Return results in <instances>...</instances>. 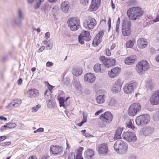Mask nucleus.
<instances>
[{"label":"nucleus","instance_id":"34","mask_svg":"<svg viewBox=\"0 0 159 159\" xmlns=\"http://www.w3.org/2000/svg\"><path fill=\"white\" fill-rule=\"evenodd\" d=\"M106 98L101 96H97L96 98V100L97 103L99 104L103 103L105 102V98Z\"/></svg>","mask_w":159,"mask_h":159},{"label":"nucleus","instance_id":"42","mask_svg":"<svg viewBox=\"0 0 159 159\" xmlns=\"http://www.w3.org/2000/svg\"><path fill=\"white\" fill-rule=\"evenodd\" d=\"M80 4L84 6H87L89 3V0H80Z\"/></svg>","mask_w":159,"mask_h":159},{"label":"nucleus","instance_id":"46","mask_svg":"<svg viewBox=\"0 0 159 159\" xmlns=\"http://www.w3.org/2000/svg\"><path fill=\"white\" fill-rule=\"evenodd\" d=\"M50 7L49 6V4L47 3H44V6L43 7V9L45 11H48L50 9Z\"/></svg>","mask_w":159,"mask_h":159},{"label":"nucleus","instance_id":"26","mask_svg":"<svg viewBox=\"0 0 159 159\" xmlns=\"http://www.w3.org/2000/svg\"><path fill=\"white\" fill-rule=\"evenodd\" d=\"M28 93L30 98H33L38 96L39 95L38 90L35 89H30L28 90Z\"/></svg>","mask_w":159,"mask_h":159},{"label":"nucleus","instance_id":"38","mask_svg":"<svg viewBox=\"0 0 159 159\" xmlns=\"http://www.w3.org/2000/svg\"><path fill=\"white\" fill-rule=\"evenodd\" d=\"M17 18L23 20L24 19V15L21 10L19 9L17 13Z\"/></svg>","mask_w":159,"mask_h":159},{"label":"nucleus","instance_id":"28","mask_svg":"<svg viewBox=\"0 0 159 159\" xmlns=\"http://www.w3.org/2000/svg\"><path fill=\"white\" fill-rule=\"evenodd\" d=\"M123 129L121 128H118L116 129L114 136V139H121V135Z\"/></svg>","mask_w":159,"mask_h":159},{"label":"nucleus","instance_id":"12","mask_svg":"<svg viewBox=\"0 0 159 159\" xmlns=\"http://www.w3.org/2000/svg\"><path fill=\"white\" fill-rule=\"evenodd\" d=\"M96 23V21L94 18H89L88 20L84 21L83 25L86 29L91 30L94 28Z\"/></svg>","mask_w":159,"mask_h":159},{"label":"nucleus","instance_id":"17","mask_svg":"<svg viewBox=\"0 0 159 159\" xmlns=\"http://www.w3.org/2000/svg\"><path fill=\"white\" fill-rule=\"evenodd\" d=\"M21 103V100L16 99L13 100L8 106H6V107L8 109H11L18 107Z\"/></svg>","mask_w":159,"mask_h":159},{"label":"nucleus","instance_id":"35","mask_svg":"<svg viewBox=\"0 0 159 159\" xmlns=\"http://www.w3.org/2000/svg\"><path fill=\"white\" fill-rule=\"evenodd\" d=\"M135 40L134 39L127 41L126 43V46L127 48H132L134 44Z\"/></svg>","mask_w":159,"mask_h":159},{"label":"nucleus","instance_id":"18","mask_svg":"<svg viewBox=\"0 0 159 159\" xmlns=\"http://www.w3.org/2000/svg\"><path fill=\"white\" fill-rule=\"evenodd\" d=\"M100 0H93L90 6V10L91 11L97 10L100 6Z\"/></svg>","mask_w":159,"mask_h":159},{"label":"nucleus","instance_id":"31","mask_svg":"<svg viewBox=\"0 0 159 159\" xmlns=\"http://www.w3.org/2000/svg\"><path fill=\"white\" fill-rule=\"evenodd\" d=\"M73 85L75 87L77 90L81 91V88L80 81L77 79H74L73 81Z\"/></svg>","mask_w":159,"mask_h":159},{"label":"nucleus","instance_id":"53","mask_svg":"<svg viewBox=\"0 0 159 159\" xmlns=\"http://www.w3.org/2000/svg\"><path fill=\"white\" fill-rule=\"evenodd\" d=\"M118 32L119 31L114 30V31L113 34H114V36L113 38H116L118 36Z\"/></svg>","mask_w":159,"mask_h":159},{"label":"nucleus","instance_id":"44","mask_svg":"<svg viewBox=\"0 0 159 159\" xmlns=\"http://www.w3.org/2000/svg\"><path fill=\"white\" fill-rule=\"evenodd\" d=\"M59 103L60 107L64 106V99L62 97H60L59 98Z\"/></svg>","mask_w":159,"mask_h":159},{"label":"nucleus","instance_id":"57","mask_svg":"<svg viewBox=\"0 0 159 159\" xmlns=\"http://www.w3.org/2000/svg\"><path fill=\"white\" fill-rule=\"evenodd\" d=\"M50 34L49 32H47L46 33L45 37L46 38V39H48L50 37Z\"/></svg>","mask_w":159,"mask_h":159},{"label":"nucleus","instance_id":"39","mask_svg":"<svg viewBox=\"0 0 159 159\" xmlns=\"http://www.w3.org/2000/svg\"><path fill=\"white\" fill-rule=\"evenodd\" d=\"M108 105L111 106H114L116 103V100L114 98H111L108 102Z\"/></svg>","mask_w":159,"mask_h":159},{"label":"nucleus","instance_id":"59","mask_svg":"<svg viewBox=\"0 0 159 159\" xmlns=\"http://www.w3.org/2000/svg\"><path fill=\"white\" fill-rule=\"evenodd\" d=\"M44 129L43 128H40L37 130V131L39 132H42L43 131Z\"/></svg>","mask_w":159,"mask_h":159},{"label":"nucleus","instance_id":"9","mask_svg":"<svg viewBox=\"0 0 159 159\" xmlns=\"http://www.w3.org/2000/svg\"><path fill=\"white\" fill-rule=\"evenodd\" d=\"M141 108V105L139 103H134L130 106L128 109V114L130 116H134Z\"/></svg>","mask_w":159,"mask_h":159},{"label":"nucleus","instance_id":"23","mask_svg":"<svg viewBox=\"0 0 159 159\" xmlns=\"http://www.w3.org/2000/svg\"><path fill=\"white\" fill-rule=\"evenodd\" d=\"M94 151L91 149L87 150L84 153V157L85 159H92L94 155Z\"/></svg>","mask_w":159,"mask_h":159},{"label":"nucleus","instance_id":"25","mask_svg":"<svg viewBox=\"0 0 159 159\" xmlns=\"http://www.w3.org/2000/svg\"><path fill=\"white\" fill-rule=\"evenodd\" d=\"M62 148L61 147L52 145L50 147V151L52 154L57 155L62 151Z\"/></svg>","mask_w":159,"mask_h":159},{"label":"nucleus","instance_id":"58","mask_svg":"<svg viewBox=\"0 0 159 159\" xmlns=\"http://www.w3.org/2000/svg\"><path fill=\"white\" fill-rule=\"evenodd\" d=\"M111 19L110 18H109L108 20V26L109 30L110 29L111 26Z\"/></svg>","mask_w":159,"mask_h":159},{"label":"nucleus","instance_id":"8","mask_svg":"<svg viewBox=\"0 0 159 159\" xmlns=\"http://www.w3.org/2000/svg\"><path fill=\"white\" fill-rule=\"evenodd\" d=\"M123 139L129 142H135L137 139L136 134L133 132L127 131L122 134Z\"/></svg>","mask_w":159,"mask_h":159},{"label":"nucleus","instance_id":"21","mask_svg":"<svg viewBox=\"0 0 159 159\" xmlns=\"http://www.w3.org/2000/svg\"><path fill=\"white\" fill-rule=\"evenodd\" d=\"M70 7V3L68 1H64L62 2L61 6V10L65 13H67L69 11Z\"/></svg>","mask_w":159,"mask_h":159},{"label":"nucleus","instance_id":"7","mask_svg":"<svg viewBox=\"0 0 159 159\" xmlns=\"http://www.w3.org/2000/svg\"><path fill=\"white\" fill-rule=\"evenodd\" d=\"M137 86L138 84L135 82L126 83L123 87L124 92L126 94H130L134 91Z\"/></svg>","mask_w":159,"mask_h":159},{"label":"nucleus","instance_id":"32","mask_svg":"<svg viewBox=\"0 0 159 159\" xmlns=\"http://www.w3.org/2000/svg\"><path fill=\"white\" fill-rule=\"evenodd\" d=\"M135 60L132 56L127 57L125 59V62L127 65H130L135 62Z\"/></svg>","mask_w":159,"mask_h":159},{"label":"nucleus","instance_id":"40","mask_svg":"<svg viewBox=\"0 0 159 159\" xmlns=\"http://www.w3.org/2000/svg\"><path fill=\"white\" fill-rule=\"evenodd\" d=\"M7 125H8V129H13L16 127L17 125L15 123L9 122L7 123Z\"/></svg>","mask_w":159,"mask_h":159},{"label":"nucleus","instance_id":"36","mask_svg":"<svg viewBox=\"0 0 159 159\" xmlns=\"http://www.w3.org/2000/svg\"><path fill=\"white\" fill-rule=\"evenodd\" d=\"M106 91L103 89L99 90L97 93V95L98 96H101L106 98Z\"/></svg>","mask_w":159,"mask_h":159},{"label":"nucleus","instance_id":"22","mask_svg":"<svg viewBox=\"0 0 159 159\" xmlns=\"http://www.w3.org/2000/svg\"><path fill=\"white\" fill-rule=\"evenodd\" d=\"M105 67L103 64H96L94 66L93 70L96 73H103L104 71Z\"/></svg>","mask_w":159,"mask_h":159},{"label":"nucleus","instance_id":"24","mask_svg":"<svg viewBox=\"0 0 159 159\" xmlns=\"http://www.w3.org/2000/svg\"><path fill=\"white\" fill-rule=\"evenodd\" d=\"M137 45L139 48H143L146 47L147 46L146 39L143 38L139 39L137 41Z\"/></svg>","mask_w":159,"mask_h":159},{"label":"nucleus","instance_id":"2","mask_svg":"<svg viewBox=\"0 0 159 159\" xmlns=\"http://www.w3.org/2000/svg\"><path fill=\"white\" fill-rule=\"evenodd\" d=\"M115 151L118 153L122 154L127 150L128 144L126 143L121 140H118L116 142L114 145Z\"/></svg>","mask_w":159,"mask_h":159},{"label":"nucleus","instance_id":"20","mask_svg":"<svg viewBox=\"0 0 159 159\" xmlns=\"http://www.w3.org/2000/svg\"><path fill=\"white\" fill-rule=\"evenodd\" d=\"M95 78L94 74L91 73H88L84 76V80L88 83H92L94 82Z\"/></svg>","mask_w":159,"mask_h":159},{"label":"nucleus","instance_id":"62","mask_svg":"<svg viewBox=\"0 0 159 159\" xmlns=\"http://www.w3.org/2000/svg\"><path fill=\"white\" fill-rule=\"evenodd\" d=\"M48 89L50 90V91H51L52 89L54 87L50 85L48 83Z\"/></svg>","mask_w":159,"mask_h":159},{"label":"nucleus","instance_id":"47","mask_svg":"<svg viewBox=\"0 0 159 159\" xmlns=\"http://www.w3.org/2000/svg\"><path fill=\"white\" fill-rule=\"evenodd\" d=\"M79 42L81 44H83L84 43V39L82 37V35H79Z\"/></svg>","mask_w":159,"mask_h":159},{"label":"nucleus","instance_id":"45","mask_svg":"<svg viewBox=\"0 0 159 159\" xmlns=\"http://www.w3.org/2000/svg\"><path fill=\"white\" fill-rule=\"evenodd\" d=\"M68 159H77L75 157V154L74 152H71L69 154V157Z\"/></svg>","mask_w":159,"mask_h":159},{"label":"nucleus","instance_id":"63","mask_svg":"<svg viewBox=\"0 0 159 159\" xmlns=\"http://www.w3.org/2000/svg\"><path fill=\"white\" fill-rule=\"evenodd\" d=\"M86 121H87L86 118L84 116V115L83 114V120L82 121V122H83V123H84L86 122Z\"/></svg>","mask_w":159,"mask_h":159},{"label":"nucleus","instance_id":"19","mask_svg":"<svg viewBox=\"0 0 159 159\" xmlns=\"http://www.w3.org/2000/svg\"><path fill=\"white\" fill-rule=\"evenodd\" d=\"M98 152L100 154H104L107 153L108 147L107 144L102 143L100 144L98 147Z\"/></svg>","mask_w":159,"mask_h":159},{"label":"nucleus","instance_id":"60","mask_svg":"<svg viewBox=\"0 0 159 159\" xmlns=\"http://www.w3.org/2000/svg\"><path fill=\"white\" fill-rule=\"evenodd\" d=\"M46 102L47 103V106L48 107L50 106L51 104V100L50 99L48 100Z\"/></svg>","mask_w":159,"mask_h":159},{"label":"nucleus","instance_id":"29","mask_svg":"<svg viewBox=\"0 0 159 159\" xmlns=\"http://www.w3.org/2000/svg\"><path fill=\"white\" fill-rule=\"evenodd\" d=\"M80 35H82V37L84 39L85 41H89L91 39V36L88 31H84Z\"/></svg>","mask_w":159,"mask_h":159},{"label":"nucleus","instance_id":"6","mask_svg":"<svg viewBox=\"0 0 159 159\" xmlns=\"http://www.w3.org/2000/svg\"><path fill=\"white\" fill-rule=\"evenodd\" d=\"M67 23L70 29L72 31H75L80 27L79 21L75 18H70L68 20Z\"/></svg>","mask_w":159,"mask_h":159},{"label":"nucleus","instance_id":"56","mask_svg":"<svg viewBox=\"0 0 159 159\" xmlns=\"http://www.w3.org/2000/svg\"><path fill=\"white\" fill-rule=\"evenodd\" d=\"M53 65V63L51 62L48 61L46 63V66L47 67H50Z\"/></svg>","mask_w":159,"mask_h":159},{"label":"nucleus","instance_id":"51","mask_svg":"<svg viewBox=\"0 0 159 159\" xmlns=\"http://www.w3.org/2000/svg\"><path fill=\"white\" fill-rule=\"evenodd\" d=\"M52 12L54 16H56L58 14L57 11V9L56 8H53L52 11Z\"/></svg>","mask_w":159,"mask_h":159},{"label":"nucleus","instance_id":"3","mask_svg":"<svg viewBox=\"0 0 159 159\" xmlns=\"http://www.w3.org/2000/svg\"><path fill=\"white\" fill-rule=\"evenodd\" d=\"M149 68L150 66L148 61L146 60H143L136 64L135 70L138 74H143Z\"/></svg>","mask_w":159,"mask_h":159},{"label":"nucleus","instance_id":"4","mask_svg":"<svg viewBox=\"0 0 159 159\" xmlns=\"http://www.w3.org/2000/svg\"><path fill=\"white\" fill-rule=\"evenodd\" d=\"M131 22L128 20L125 19L122 24V32L125 36H129L131 34Z\"/></svg>","mask_w":159,"mask_h":159},{"label":"nucleus","instance_id":"30","mask_svg":"<svg viewBox=\"0 0 159 159\" xmlns=\"http://www.w3.org/2000/svg\"><path fill=\"white\" fill-rule=\"evenodd\" d=\"M73 75L76 76H78L81 75L82 72V69L80 68L76 67L72 70Z\"/></svg>","mask_w":159,"mask_h":159},{"label":"nucleus","instance_id":"15","mask_svg":"<svg viewBox=\"0 0 159 159\" xmlns=\"http://www.w3.org/2000/svg\"><path fill=\"white\" fill-rule=\"evenodd\" d=\"M120 71L121 69L120 68L116 67L109 71L108 72V75L110 78H114L119 75Z\"/></svg>","mask_w":159,"mask_h":159},{"label":"nucleus","instance_id":"48","mask_svg":"<svg viewBox=\"0 0 159 159\" xmlns=\"http://www.w3.org/2000/svg\"><path fill=\"white\" fill-rule=\"evenodd\" d=\"M40 106L37 105L36 106L34 107L32 109V111L33 112L36 111L40 108Z\"/></svg>","mask_w":159,"mask_h":159},{"label":"nucleus","instance_id":"33","mask_svg":"<svg viewBox=\"0 0 159 159\" xmlns=\"http://www.w3.org/2000/svg\"><path fill=\"white\" fill-rule=\"evenodd\" d=\"M83 149V148L81 147L77 150L76 157L77 159H83L82 156V151Z\"/></svg>","mask_w":159,"mask_h":159},{"label":"nucleus","instance_id":"49","mask_svg":"<svg viewBox=\"0 0 159 159\" xmlns=\"http://www.w3.org/2000/svg\"><path fill=\"white\" fill-rule=\"evenodd\" d=\"M107 123H105L102 121H100L98 122V125L101 127H105Z\"/></svg>","mask_w":159,"mask_h":159},{"label":"nucleus","instance_id":"50","mask_svg":"<svg viewBox=\"0 0 159 159\" xmlns=\"http://www.w3.org/2000/svg\"><path fill=\"white\" fill-rule=\"evenodd\" d=\"M135 0H129L127 3L129 5L131 6L135 4Z\"/></svg>","mask_w":159,"mask_h":159},{"label":"nucleus","instance_id":"64","mask_svg":"<svg viewBox=\"0 0 159 159\" xmlns=\"http://www.w3.org/2000/svg\"><path fill=\"white\" fill-rule=\"evenodd\" d=\"M22 79L20 78L17 81L18 84L19 85H20L22 83Z\"/></svg>","mask_w":159,"mask_h":159},{"label":"nucleus","instance_id":"41","mask_svg":"<svg viewBox=\"0 0 159 159\" xmlns=\"http://www.w3.org/2000/svg\"><path fill=\"white\" fill-rule=\"evenodd\" d=\"M44 0H36V6H35V8L37 9L40 6L41 3L43 2Z\"/></svg>","mask_w":159,"mask_h":159},{"label":"nucleus","instance_id":"54","mask_svg":"<svg viewBox=\"0 0 159 159\" xmlns=\"http://www.w3.org/2000/svg\"><path fill=\"white\" fill-rule=\"evenodd\" d=\"M107 56H109L111 55L110 50L109 49H106L105 50Z\"/></svg>","mask_w":159,"mask_h":159},{"label":"nucleus","instance_id":"16","mask_svg":"<svg viewBox=\"0 0 159 159\" xmlns=\"http://www.w3.org/2000/svg\"><path fill=\"white\" fill-rule=\"evenodd\" d=\"M104 34V33L102 31H100L98 34L93 42V45L94 46L96 47L102 41V38Z\"/></svg>","mask_w":159,"mask_h":159},{"label":"nucleus","instance_id":"55","mask_svg":"<svg viewBox=\"0 0 159 159\" xmlns=\"http://www.w3.org/2000/svg\"><path fill=\"white\" fill-rule=\"evenodd\" d=\"M69 79L68 78L64 79L63 80V82L66 84H67L69 82Z\"/></svg>","mask_w":159,"mask_h":159},{"label":"nucleus","instance_id":"10","mask_svg":"<svg viewBox=\"0 0 159 159\" xmlns=\"http://www.w3.org/2000/svg\"><path fill=\"white\" fill-rule=\"evenodd\" d=\"M123 84V81L122 79H118L115 83L113 84L111 88V91L114 93H117L120 92L122 85Z\"/></svg>","mask_w":159,"mask_h":159},{"label":"nucleus","instance_id":"14","mask_svg":"<svg viewBox=\"0 0 159 159\" xmlns=\"http://www.w3.org/2000/svg\"><path fill=\"white\" fill-rule=\"evenodd\" d=\"M150 101L152 105H157L159 103V90L153 93L151 96Z\"/></svg>","mask_w":159,"mask_h":159},{"label":"nucleus","instance_id":"43","mask_svg":"<svg viewBox=\"0 0 159 159\" xmlns=\"http://www.w3.org/2000/svg\"><path fill=\"white\" fill-rule=\"evenodd\" d=\"M22 20L18 18H15L14 19V23L16 25H19L21 24Z\"/></svg>","mask_w":159,"mask_h":159},{"label":"nucleus","instance_id":"37","mask_svg":"<svg viewBox=\"0 0 159 159\" xmlns=\"http://www.w3.org/2000/svg\"><path fill=\"white\" fill-rule=\"evenodd\" d=\"M132 121H133V120H129L127 122H126V125L128 128L134 130V129H135V128L132 124Z\"/></svg>","mask_w":159,"mask_h":159},{"label":"nucleus","instance_id":"13","mask_svg":"<svg viewBox=\"0 0 159 159\" xmlns=\"http://www.w3.org/2000/svg\"><path fill=\"white\" fill-rule=\"evenodd\" d=\"M112 118L113 116L111 113L109 111L105 112L101 115L100 117V119L102 121L108 124L111 122Z\"/></svg>","mask_w":159,"mask_h":159},{"label":"nucleus","instance_id":"61","mask_svg":"<svg viewBox=\"0 0 159 159\" xmlns=\"http://www.w3.org/2000/svg\"><path fill=\"white\" fill-rule=\"evenodd\" d=\"M102 110H99L97 111L95 113V115L96 116L98 115L100 113H102Z\"/></svg>","mask_w":159,"mask_h":159},{"label":"nucleus","instance_id":"52","mask_svg":"<svg viewBox=\"0 0 159 159\" xmlns=\"http://www.w3.org/2000/svg\"><path fill=\"white\" fill-rule=\"evenodd\" d=\"M8 125H7V124L6 125H5L4 126H1V127L0 128V129L1 131H3V130H5L6 129V128H8Z\"/></svg>","mask_w":159,"mask_h":159},{"label":"nucleus","instance_id":"27","mask_svg":"<svg viewBox=\"0 0 159 159\" xmlns=\"http://www.w3.org/2000/svg\"><path fill=\"white\" fill-rule=\"evenodd\" d=\"M154 131V129L151 127H147L144 128L143 133L146 136H149L152 134Z\"/></svg>","mask_w":159,"mask_h":159},{"label":"nucleus","instance_id":"1","mask_svg":"<svg viewBox=\"0 0 159 159\" xmlns=\"http://www.w3.org/2000/svg\"><path fill=\"white\" fill-rule=\"evenodd\" d=\"M143 11L139 7H136L129 8L127 11V14L130 19L135 20L142 15Z\"/></svg>","mask_w":159,"mask_h":159},{"label":"nucleus","instance_id":"5","mask_svg":"<svg viewBox=\"0 0 159 159\" xmlns=\"http://www.w3.org/2000/svg\"><path fill=\"white\" fill-rule=\"evenodd\" d=\"M150 117L149 115L145 114L138 116L135 120L136 124L138 126H143L147 124L150 121Z\"/></svg>","mask_w":159,"mask_h":159},{"label":"nucleus","instance_id":"11","mask_svg":"<svg viewBox=\"0 0 159 159\" xmlns=\"http://www.w3.org/2000/svg\"><path fill=\"white\" fill-rule=\"evenodd\" d=\"M99 59L102 61L104 66H105L107 67H109L115 64L116 60L114 59H108L103 56L100 57Z\"/></svg>","mask_w":159,"mask_h":159}]
</instances>
